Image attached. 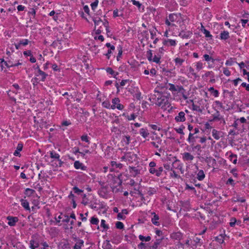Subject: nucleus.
I'll return each instance as SVG.
<instances>
[{"mask_svg": "<svg viewBox=\"0 0 249 249\" xmlns=\"http://www.w3.org/2000/svg\"><path fill=\"white\" fill-rule=\"evenodd\" d=\"M223 73L225 75L227 76H229L231 75L230 71L227 68H223Z\"/></svg>", "mask_w": 249, "mask_h": 249, "instance_id": "nucleus-55", "label": "nucleus"}, {"mask_svg": "<svg viewBox=\"0 0 249 249\" xmlns=\"http://www.w3.org/2000/svg\"><path fill=\"white\" fill-rule=\"evenodd\" d=\"M215 240L217 241L219 243H223L224 242V239L221 235H220L219 236L216 237Z\"/></svg>", "mask_w": 249, "mask_h": 249, "instance_id": "nucleus-51", "label": "nucleus"}, {"mask_svg": "<svg viewBox=\"0 0 249 249\" xmlns=\"http://www.w3.org/2000/svg\"><path fill=\"white\" fill-rule=\"evenodd\" d=\"M168 88L170 91H178L179 92L184 90L182 86H175L174 84L171 83L168 84Z\"/></svg>", "mask_w": 249, "mask_h": 249, "instance_id": "nucleus-5", "label": "nucleus"}, {"mask_svg": "<svg viewBox=\"0 0 249 249\" xmlns=\"http://www.w3.org/2000/svg\"><path fill=\"white\" fill-rule=\"evenodd\" d=\"M195 66L197 71H199L203 68V64L201 61H198L195 64Z\"/></svg>", "mask_w": 249, "mask_h": 249, "instance_id": "nucleus-36", "label": "nucleus"}, {"mask_svg": "<svg viewBox=\"0 0 249 249\" xmlns=\"http://www.w3.org/2000/svg\"><path fill=\"white\" fill-rule=\"evenodd\" d=\"M229 159L234 164H235L237 163V157L236 155L231 153V154L229 156Z\"/></svg>", "mask_w": 249, "mask_h": 249, "instance_id": "nucleus-26", "label": "nucleus"}, {"mask_svg": "<svg viewBox=\"0 0 249 249\" xmlns=\"http://www.w3.org/2000/svg\"><path fill=\"white\" fill-rule=\"evenodd\" d=\"M131 1L133 3V5H136L139 8H140L142 4L140 3L139 1H137L136 0H131Z\"/></svg>", "mask_w": 249, "mask_h": 249, "instance_id": "nucleus-56", "label": "nucleus"}, {"mask_svg": "<svg viewBox=\"0 0 249 249\" xmlns=\"http://www.w3.org/2000/svg\"><path fill=\"white\" fill-rule=\"evenodd\" d=\"M39 246V243L37 241L32 239L30 241V248L31 249H36Z\"/></svg>", "mask_w": 249, "mask_h": 249, "instance_id": "nucleus-17", "label": "nucleus"}, {"mask_svg": "<svg viewBox=\"0 0 249 249\" xmlns=\"http://www.w3.org/2000/svg\"><path fill=\"white\" fill-rule=\"evenodd\" d=\"M110 164L112 167H115V168H122L123 167V165L121 163H117L115 161H111L110 162Z\"/></svg>", "mask_w": 249, "mask_h": 249, "instance_id": "nucleus-35", "label": "nucleus"}, {"mask_svg": "<svg viewBox=\"0 0 249 249\" xmlns=\"http://www.w3.org/2000/svg\"><path fill=\"white\" fill-rule=\"evenodd\" d=\"M182 160L184 161L191 162L194 159V156L189 152H185L182 154Z\"/></svg>", "mask_w": 249, "mask_h": 249, "instance_id": "nucleus-6", "label": "nucleus"}, {"mask_svg": "<svg viewBox=\"0 0 249 249\" xmlns=\"http://www.w3.org/2000/svg\"><path fill=\"white\" fill-rule=\"evenodd\" d=\"M188 70H189L188 74H190L189 75V76H190V75H192V76H193L195 78H196L198 77V76L195 72V70L192 67H190L189 68Z\"/></svg>", "mask_w": 249, "mask_h": 249, "instance_id": "nucleus-30", "label": "nucleus"}, {"mask_svg": "<svg viewBox=\"0 0 249 249\" xmlns=\"http://www.w3.org/2000/svg\"><path fill=\"white\" fill-rule=\"evenodd\" d=\"M74 167L76 169H80L82 170H85L86 168V167L84 166L82 163L78 160L74 162Z\"/></svg>", "mask_w": 249, "mask_h": 249, "instance_id": "nucleus-15", "label": "nucleus"}, {"mask_svg": "<svg viewBox=\"0 0 249 249\" xmlns=\"http://www.w3.org/2000/svg\"><path fill=\"white\" fill-rule=\"evenodd\" d=\"M50 157L52 159H54L57 160L58 161H59V163L61 164L63 162L61 161V160L60 159V155L56 153V152L54 151H50Z\"/></svg>", "mask_w": 249, "mask_h": 249, "instance_id": "nucleus-14", "label": "nucleus"}, {"mask_svg": "<svg viewBox=\"0 0 249 249\" xmlns=\"http://www.w3.org/2000/svg\"><path fill=\"white\" fill-rule=\"evenodd\" d=\"M41 245L43 247L42 249H49V245L46 242H43L41 243Z\"/></svg>", "mask_w": 249, "mask_h": 249, "instance_id": "nucleus-60", "label": "nucleus"}, {"mask_svg": "<svg viewBox=\"0 0 249 249\" xmlns=\"http://www.w3.org/2000/svg\"><path fill=\"white\" fill-rule=\"evenodd\" d=\"M192 109L193 110L197 111L199 112H202V110L200 108V107L194 104H193V105H192Z\"/></svg>", "mask_w": 249, "mask_h": 249, "instance_id": "nucleus-46", "label": "nucleus"}, {"mask_svg": "<svg viewBox=\"0 0 249 249\" xmlns=\"http://www.w3.org/2000/svg\"><path fill=\"white\" fill-rule=\"evenodd\" d=\"M153 215V217L151 219V221L152 223L155 225L158 226L160 224L159 222V216L156 214L155 213H152Z\"/></svg>", "mask_w": 249, "mask_h": 249, "instance_id": "nucleus-18", "label": "nucleus"}, {"mask_svg": "<svg viewBox=\"0 0 249 249\" xmlns=\"http://www.w3.org/2000/svg\"><path fill=\"white\" fill-rule=\"evenodd\" d=\"M168 18L171 22H175L178 18V15L176 14H171L168 16Z\"/></svg>", "mask_w": 249, "mask_h": 249, "instance_id": "nucleus-22", "label": "nucleus"}, {"mask_svg": "<svg viewBox=\"0 0 249 249\" xmlns=\"http://www.w3.org/2000/svg\"><path fill=\"white\" fill-rule=\"evenodd\" d=\"M149 100L151 102L161 108L165 107L169 105L168 98L167 96L156 90L154 91L153 93L151 94Z\"/></svg>", "mask_w": 249, "mask_h": 249, "instance_id": "nucleus-1", "label": "nucleus"}, {"mask_svg": "<svg viewBox=\"0 0 249 249\" xmlns=\"http://www.w3.org/2000/svg\"><path fill=\"white\" fill-rule=\"evenodd\" d=\"M184 59H181L179 57H177L174 59L176 66L179 67L181 66L183 63L184 62Z\"/></svg>", "mask_w": 249, "mask_h": 249, "instance_id": "nucleus-25", "label": "nucleus"}, {"mask_svg": "<svg viewBox=\"0 0 249 249\" xmlns=\"http://www.w3.org/2000/svg\"><path fill=\"white\" fill-rule=\"evenodd\" d=\"M146 56L147 59L150 62H155L156 64H160V63L161 55L157 54V55L155 54L153 56L152 50H149L147 51Z\"/></svg>", "mask_w": 249, "mask_h": 249, "instance_id": "nucleus-2", "label": "nucleus"}, {"mask_svg": "<svg viewBox=\"0 0 249 249\" xmlns=\"http://www.w3.org/2000/svg\"><path fill=\"white\" fill-rule=\"evenodd\" d=\"M213 119L212 121H222L224 124H225V121L223 117L220 114V112L218 111H216V113L213 115Z\"/></svg>", "mask_w": 249, "mask_h": 249, "instance_id": "nucleus-9", "label": "nucleus"}, {"mask_svg": "<svg viewBox=\"0 0 249 249\" xmlns=\"http://www.w3.org/2000/svg\"><path fill=\"white\" fill-rule=\"evenodd\" d=\"M104 26L106 28V32H107V36L109 37V36H111L112 34H111L110 31L109 30L108 22H107V21L106 22V24H105Z\"/></svg>", "mask_w": 249, "mask_h": 249, "instance_id": "nucleus-41", "label": "nucleus"}, {"mask_svg": "<svg viewBox=\"0 0 249 249\" xmlns=\"http://www.w3.org/2000/svg\"><path fill=\"white\" fill-rule=\"evenodd\" d=\"M120 100L119 98H114L112 100V105L111 109H114L117 108L118 110H122L124 109V106L120 103Z\"/></svg>", "mask_w": 249, "mask_h": 249, "instance_id": "nucleus-3", "label": "nucleus"}, {"mask_svg": "<svg viewBox=\"0 0 249 249\" xmlns=\"http://www.w3.org/2000/svg\"><path fill=\"white\" fill-rule=\"evenodd\" d=\"M124 142L126 145H128L130 143V137L129 136H125L123 139Z\"/></svg>", "mask_w": 249, "mask_h": 249, "instance_id": "nucleus-47", "label": "nucleus"}, {"mask_svg": "<svg viewBox=\"0 0 249 249\" xmlns=\"http://www.w3.org/2000/svg\"><path fill=\"white\" fill-rule=\"evenodd\" d=\"M209 77H211V79L210 80V82L211 83H214L215 82V79L214 78V74L212 71H206L204 74L202 76V78L204 80H207V78Z\"/></svg>", "mask_w": 249, "mask_h": 249, "instance_id": "nucleus-4", "label": "nucleus"}, {"mask_svg": "<svg viewBox=\"0 0 249 249\" xmlns=\"http://www.w3.org/2000/svg\"><path fill=\"white\" fill-rule=\"evenodd\" d=\"M192 33L190 31H182L179 34V36L182 38H188L191 37Z\"/></svg>", "mask_w": 249, "mask_h": 249, "instance_id": "nucleus-12", "label": "nucleus"}, {"mask_svg": "<svg viewBox=\"0 0 249 249\" xmlns=\"http://www.w3.org/2000/svg\"><path fill=\"white\" fill-rule=\"evenodd\" d=\"M99 223V220L97 218L92 217L90 219V223L93 225H98Z\"/></svg>", "mask_w": 249, "mask_h": 249, "instance_id": "nucleus-44", "label": "nucleus"}, {"mask_svg": "<svg viewBox=\"0 0 249 249\" xmlns=\"http://www.w3.org/2000/svg\"><path fill=\"white\" fill-rule=\"evenodd\" d=\"M157 177H160L161 173L163 171V168L162 167H160L158 169H157Z\"/></svg>", "mask_w": 249, "mask_h": 249, "instance_id": "nucleus-62", "label": "nucleus"}, {"mask_svg": "<svg viewBox=\"0 0 249 249\" xmlns=\"http://www.w3.org/2000/svg\"><path fill=\"white\" fill-rule=\"evenodd\" d=\"M111 245L108 241H107L106 242H105L103 244V248L105 249H109L110 248Z\"/></svg>", "mask_w": 249, "mask_h": 249, "instance_id": "nucleus-49", "label": "nucleus"}, {"mask_svg": "<svg viewBox=\"0 0 249 249\" xmlns=\"http://www.w3.org/2000/svg\"><path fill=\"white\" fill-rule=\"evenodd\" d=\"M117 218L119 220L124 219L125 218V216L121 213H119L117 215Z\"/></svg>", "mask_w": 249, "mask_h": 249, "instance_id": "nucleus-63", "label": "nucleus"}, {"mask_svg": "<svg viewBox=\"0 0 249 249\" xmlns=\"http://www.w3.org/2000/svg\"><path fill=\"white\" fill-rule=\"evenodd\" d=\"M1 67L3 66V65L6 66L8 68L13 67V63L10 61H5L3 60L1 62Z\"/></svg>", "mask_w": 249, "mask_h": 249, "instance_id": "nucleus-32", "label": "nucleus"}, {"mask_svg": "<svg viewBox=\"0 0 249 249\" xmlns=\"http://www.w3.org/2000/svg\"><path fill=\"white\" fill-rule=\"evenodd\" d=\"M205 177V175L204 173V171L202 170H200L198 171L197 174V178L199 180H202Z\"/></svg>", "mask_w": 249, "mask_h": 249, "instance_id": "nucleus-24", "label": "nucleus"}, {"mask_svg": "<svg viewBox=\"0 0 249 249\" xmlns=\"http://www.w3.org/2000/svg\"><path fill=\"white\" fill-rule=\"evenodd\" d=\"M175 120L176 122H184L186 120L185 112L184 111L179 112L175 117Z\"/></svg>", "mask_w": 249, "mask_h": 249, "instance_id": "nucleus-7", "label": "nucleus"}, {"mask_svg": "<svg viewBox=\"0 0 249 249\" xmlns=\"http://www.w3.org/2000/svg\"><path fill=\"white\" fill-rule=\"evenodd\" d=\"M35 74L37 77H38L42 81H44L46 77L48 76L47 73L41 70H39V71L36 72Z\"/></svg>", "mask_w": 249, "mask_h": 249, "instance_id": "nucleus-8", "label": "nucleus"}, {"mask_svg": "<svg viewBox=\"0 0 249 249\" xmlns=\"http://www.w3.org/2000/svg\"><path fill=\"white\" fill-rule=\"evenodd\" d=\"M101 227H103L105 231H107L109 229L108 226L106 224V221L104 219L101 220Z\"/></svg>", "mask_w": 249, "mask_h": 249, "instance_id": "nucleus-40", "label": "nucleus"}, {"mask_svg": "<svg viewBox=\"0 0 249 249\" xmlns=\"http://www.w3.org/2000/svg\"><path fill=\"white\" fill-rule=\"evenodd\" d=\"M73 189L74 193L78 194H79L80 193L83 192V191L82 190L79 189L77 187H73Z\"/></svg>", "mask_w": 249, "mask_h": 249, "instance_id": "nucleus-61", "label": "nucleus"}, {"mask_svg": "<svg viewBox=\"0 0 249 249\" xmlns=\"http://www.w3.org/2000/svg\"><path fill=\"white\" fill-rule=\"evenodd\" d=\"M236 201L244 203L246 201V199L244 197H237Z\"/></svg>", "mask_w": 249, "mask_h": 249, "instance_id": "nucleus-64", "label": "nucleus"}, {"mask_svg": "<svg viewBox=\"0 0 249 249\" xmlns=\"http://www.w3.org/2000/svg\"><path fill=\"white\" fill-rule=\"evenodd\" d=\"M20 201H21V204L22 206L25 210H28V211L30 210L29 202L26 200H25L23 199H21Z\"/></svg>", "mask_w": 249, "mask_h": 249, "instance_id": "nucleus-21", "label": "nucleus"}, {"mask_svg": "<svg viewBox=\"0 0 249 249\" xmlns=\"http://www.w3.org/2000/svg\"><path fill=\"white\" fill-rule=\"evenodd\" d=\"M23 148V144L21 143H18L16 150L14 152V155L15 156L20 157L21 155L20 154V152L22 150Z\"/></svg>", "mask_w": 249, "mask_h": 249, "instance_id": "nucleus-13", "label": "nucleus"}, {"mask_svg": "<svg viewBox=\"0 0 249 249\" xmlns=\"http://www.w3.org/2000/svg\"><path fill=\"white\" fill-rule=\"evenodd\" d=\"M84 245V241L83 240L78 239L75 244L73 249H80Z\"/></svg>", "mask_w": 249, "mask_h": 249, "instance_id": "nucleus-23", "label": "nucleus"}, {"mask_svg": "<svg viewBox=\"0 0 249 249\" xmlns=\"http://www.w3.org/2000/svg\"><path fill=\"white\" fill-rule=\"evenodd\" d=\"M115 50V46H112L111 48H109L107 53L105 54L107 56V58L109 59L110 57L111 54L113 53V52Z\"/></svg>", "mask_w": 249, "mask_h": 249, "instance_id": "nucleus-27", "label": "nucleus"}, {"mask_svg": "<svg viewBox=\"0 0 249 249\" xmlns=\"http://www.w3.org/2000/svg\"><path fill=\"white\" fill-rule=\"evenodd\" d=\"M116 227L118 229H123L124 228L123 223L121 222L118 221L116 223Z\"/></svg>", "mask_w": 249, "mask_h": 249, "instance_id": "nucleus-45", "label": "nucleus"}, {"mask_svg": "<svg viewBox=\"0 0 249 249\" xmlns=\"http://www.w3.org/2000/svg\"><path fill=\"white\" fill-rule=\"evenodd\" d=\"M202 32L204 33L206 37H210L212 36L210 34V32L206 29H203V31Z\"/></svg>", "mask_w": 249, "mask_h": 249, "instance_id": "nucleus-54", "label": "nucleus"}, {"mask_svg": "<svg viewBox=\"0 0 249 249\" xmlns=\"http://www.w3.org/2000/svg\"><path fill=\"white\" fill-rule=\"evenodd\" d=\"M93 21L95 24V27L96 28V26L102 24L104 25L105 24H106V22H104L102 21V20L100 19V18H95L93 19Z\"/></svg>", "mask_w": 249, "mask_h": 249, "instance_id": "nucleus-28", "label": "nucleus"}, {"mask_svg": "<svg viewBox=\"0 0 249 249\" xmlns=\"http://www.w3.org/2000/svg\"><path fill=\"white\" fill-rule=\"evenodd\" d=\"M139 238L142 242H148L151 240V237L150 236L145 237L142 235H140L139 236Z\"/></svg>", "mask_w": 249, "mask_h": 249, "instance_id": "nucleus-33", "label": "nucleus"}, {"mask_svg": "<svg viewBox=\"0 0 249 249\" xmlns=\"http://www.w3.org/2000/svg\"><path fill=\"white\" fill-rule=\"evenodd\" d=\"M34 192H35V191L34 190H33V189H31L30 188H27L25 190V194L28 196H31Z\"/></svg>", "mask_w": 249, "mask_h": 249, "instance_id": "nucleus-48", "label": "nucleus"}, {"mask_svg": "<svg viewBox=\"0 0 249 249\" xmlns=\"http://www.w3.org/2000/svg\"><path fill=\"white\" fill-rule=\"evenodd\" d=\"M81 140L89 143V138L87 135H83L81 137Z\"/></svg>", "mask_w": 249, "mask_h": 249, "instance_id": "nucleus-59", "label": "nucleus"}, {"mask_svg": "<svg viewBox=\"0 0 249 249\" xmlns=\"http://www.w3.org/2000/svg\"><path fill=\"white\" fill-rule=\"evenodd\" d=\"M102 106L107 109H111V105L109 101L107 100L102 103Z\"/></svg>", "mask_w": 249, "mask_h": 249, "instance_id": "nucleus-37", "label": "nucleus"}, {"mask_svg": "<svg viewBox=\"0 0 249 249\" xmlns=\"http://www.w3.org/2000/svg\"><path fill=\"white\" fill-rule=\"evenodd\" d=\"M106 71L109 74L114 76V77L117 74V72H115L111 68H107Z\"/></svg>", "mask_w": 249, "mask_h": 249, "instance_id": "nucleus-39", "label": "nucleus"}, {"mask_svg": "<svg viewBox=\"0 0 249 249\" xmlns=\"http://www.w3.org/2000/svg\"><path fill=\"white\" fill-rule=\"evenodd\" d=\"M221 133V132L220 131H218L214 129H213L212 132L213 137L215 140H219L220 139Z\"/></svg>", "mask_w": 249, "mask_h": 249, "instance_id": "nucleus-20", "label": "nucleus"}, {"mask_svg": "<svg viewBox=\"0 0 249 249\" xmlns=\"http://www.w3.org/2000/svg\"><path fill=\"white\" fill-rule=\"evenodd\" d=\"M19 43L20 45L26 46L28 44L29 40L27 39H22L20 40Z\"/></svg>", "mask_w": 249, "mask_h": 249, "instance_id": "nucleus-50", "label": "nucleus"}, {"mask_svg": "<svg viewBox=\"0 0 249 249\" xmlns=\"http://www.w3.org/2000/svg\"><path fill=\"white\" fill-rule=\"evenodd\" d=\"M64 217H63V219L62 220V221L64 222H66V223H68L70 221V217L68 215H63Z\"/></svg>", "mask_w": 249, "mask_h": 249, "instance_id": "nucleus-57", "label": "nucleus"}, {"mask_svg": "<svg viewBox=\"0 0 249 249\" xmlns=\"http://www.w3.org/2000/svg\"><path fill=\"white\" fill-rule=\"evenodd\" d=\"M149 171L151 174L155 175L157 176V170L155 168V167L150 168Z\"/></svg>", "mask_w": 249, "mask_h": 249, "instance_id": "nucleus-52", "label": "nucleus"}, {"mask_svg": "<svg viewBox=\"0 0 249 249\" xmlns=\"http://www.w3.org/2000/svg\"><path fill=\"white\" fill-rule=\"evenodd\" d=\"M208 90L209 91H211L212 94H213V95L216 97H218V95H219V92L216 89H214V88L213 87H210L209 89H208Z\"/></svg>", "mask_w": 249, "mask_h": 249, "instance_id": "nucleus-31", "label": "nucleus"}, {"mask_svg": "<svg viewBox=\"0 0 249 249\" xmlns=\"http://www.w3.org/2000/svg\"><path fill=\"white\" fill-rule=\"evenodd\" d=\"M162 239V237L159 239H157L154 243L153 245L149 247V249H157L159 245L160 244Z\"/></svg>", "mask_w": 249, "mask_h": 249, "instance_id": "nucleus-16", "label": "nucleus"}, {"mask_svg": "<svg viewBox=\"0 0 249 249\" xmlns=\"http://www.w3.org/2000/svg\"><path fill=\"white\" fill-rule=\"evenodd\" d=\"M161 140H158L157 142H150V143L154 147H155L156 148H158L159 147V145L161 143Z\"/></svg>", "mask_w": 249, "mask_h": 249, "instance_id": "nucleus-38", "label": "nucleus"}, {"mask_svg": "<svg viewBox=\"0 0 249 249\" xmlns=\"http://www.w3.org/2000/svg\"><path fill=\"white\" fill-rule=\"evenodd\" d=\"M163 45L167 46H175L177 45L176 40L167 39L163 41Z\"/></svg>", "mask_w": 249, "mask_h": 249, "instance_id": "nucleus-11", "label": "nucleus"}, {"mask_svg": "<svg viewBox=\"0 0 249 249\" xmlns=\"http://www.w3.org/2000/svg\"><path fill=\"white\" fill-rule=\"evenodd\" d=\"M123 116H125V117L127 118V119L128 120V121H130V120H135V119L136 118V115H135V114H132L130 116H128V115H127V116H125V114L124 113L123 114Z\"/></svg>", "mask_w": 249, "mask_h": 249, "instance_id": "nucleus-43", "label": "nucleus"}, {"mask_svg": "<svg viewBox=\"0 0 249 249\" xmlns=\"http://www.w3.org/2000/svg\"><path fill=\"white\" fill-rule=\"evenodd\" d=\"M203 57L204 58V60L207 62L211 61L212 62H214L216 60V59L213 58V57L209 56V55L207 54H204L203 55Z\"/></svg>", "mask_w": 249, "mask_h": 249, "instance_id": "nucleus-34", "label": "nucleus"}, {"mask_svg": "<svg viewBox=\"0 0 249 249\" xmlns=\"http://www.w3.org/2000/svg\"><path fill=\"white\" fill-rule=\"evenodd\" d=\"M140 134L144 138H146L149 135L148 130L144 128H142L140 129Z\"/></svg>", "mask_w": 249, "mask_h": 249, "instance_id": "nucleus-19", "label": "nucleus"}, {"mask_svg": "<svg viewBox=\"0 0 249 249\" xmlns=\"http://www.w3.org/2000/svg\"><path fill=\"white\" fill-rule=\"evenodd\" d=\"M98 4V0H96L95 1L91 4V7L92 10H94L97 6Z\"/></svg>", "mask_w": 249, "mask_h": 249, "instance_id": "nucleus-53", "label": "nucleus"}, {"mask_svg": "<svg viewBox=\"0 0 249 249\" xmlns=\"http://www.w3.org/2000/svg\"><path fill=\"white\" fill-rule=\"evenodd\" d=\"M229 33L228 31H224L220 34V38L221 39H227L229 38Z\"/></svg>", "mask_w": 249, "mask_h": 249, "instance_id": "nucleus-29", "label": "nucleus"}, {"mask_svg": "<svg viewBox=\"0 0 249 249\" xmlns=\"http://www.w3.org/2000/svg\"><path fill=\"white\" fill-rule=\"evenodd\" d=\"M184 128H185V127L184 126H181L180 127H179L178 128H176L175 130L177 133L183 135L184 134V133L183 132V129Z\"/></svg>", "mask_w": 249, "mask_h": 249, "instance_id": "nucleus-42", "label": "nucleus"}, {"mask_svg": "<svg viewBox=\"0 0 249 249\" xmlns=\"http://www.w3.org/2000/svg\"><path fill=\"white\" fill-rule=\"evenodd\" d=\"M7 219L8 220L7 224L10 226H14L18 221V218L17 217L8 216Z\"/></svg>", "mask_w": 249, "mask_h": 249, "instance_id": "nucleus-10", "label": "nucleus"}, {"mask_svg": "<svg viewBox=\"0 0 249 249\" xmlns=\"http://www.w3.org/2000/svg\"><path fill=\"white\" fill-rule=\"evenodd\" d=\"M226 183L227 184H231L233 186L234 185V180L231 178L228 179Z\"/></svg>", "mask_w": 249, "mask_h": 249, "instance_id": "nucleus-58", "label": "nucleus"}]
</instances>
